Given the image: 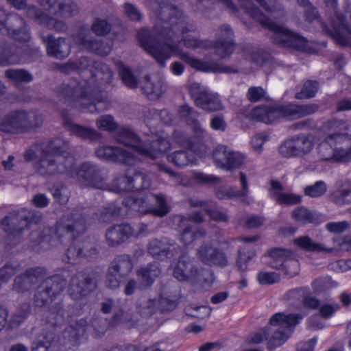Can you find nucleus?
I'll use <instances>...</instances> for the list:
<instances>
[{
  "label": "nucleus",
  "mask_w": 351,
  "mask_h": 351,
  "mask_svg": "<svg viewBox=\"0 0 351 351\" xmlns=\"http://www.w3.org/2000/svg\"><path fill=\"white\" fill-rule=\"evenodd\" d=\"M157 14L163 22L162 29H157V39L147 29L140 30L137 38L142 48L160 64L175 55L189 66H204L199 60L179 49L182 45L187 48H196L201 45L199 40L188 33L182 12L175 7L160 5Z\"/></svg>",
  "instance_id": "nucleus-1"
},
{
  "label": "nucleus",
  "mask_w": 351,
  "mask_h": 351,
  "mask_svg": "<svg viewBox=\"0 0 351 351\" xmlns=\"http://www.w3.org/2000/svg\"><path fill=\"white\" fill-rule=\"evenodd\" d=\"M92 79L90 81L82 80L77 82L71 80L69 84H63L57 90L58 97L68 101L69 104L84 109L87 107L93 108L90 112H93L95 109L94 103L99 101L97 96V88L91 86L92 82L98 81L99 84H109L112 81V72L109 67H94L90 71Z\"/></svg>",
  "instance_id": "nucleus-2"
},
{
  "label": "nucleus",
  "mask_w": 351,
  "mask_h": 351,
  "mask_svg": "<svg viewBox=\"0 0 351 351\" xmlns=\"http://www.w3.org/2000/svg\"><path fill=\"white\" fill-rule=\"evenodd\" d=\"M69 148V142L61 138L43 146L34 165L36 173L45 178L62 173L69 176L71 167L75 165V159L67 153Z\"/></svg>",
  "instance_id": "nucleus-3"
},
{
  "label": "nucleus",
  "mask_w": 351,
  "mask_h": 351,
  "mask_svg": "<svg viewBox=\"0 0 351 351\" xmlns=\"http://www.w3.org/2000/svg\"><path fill=\"white\" fill-rule=\"evenodd\" d=\"M319 108V106L317 104L261 105L251 110L250 118L256 121L270 124L279 118L301 119L317 112Z\"/></svg>",
  "instance_id": "nucleus-4"
},
{
  "label": "nucleus",
  "mask_w": 351,
  "mask_h": 351,
  "mask_svg": "<svg viewBox=\"0 0 351 351\" xmlns=\"http://www.w3.org/2000/svg\"><path fill=\"white\" fill-rule=\"evenodd\" d=\"M43 122V115L37 110H14L1 120L0 131L12 134H24L40 127Z\"/></svg>",
  "instance_id": "nucleus-5"
},
{
  "label": "nucleus",
  "mask_w": 351,
  "mask_h": 351,
  "mask_svg": "<svg viewBox=\"0 0 351 351\" xmlns=\"http://www.w3.org/2000/svg\"><path fill=\"white\" fill-rule=\"evenodd\" d=\"M302 319L300 314L277 313L269 319L267 348L274 349L282 345L289 337L292 328Z\"/></svg>",
  "instance_id": "nucleus-6"
},
{
  "label": "nucleus",
  "mask_w": 351,
  "mask_h": 351,
  "mask_svg": "<svg viewBox=\"0 0 351 351\" xmlns=\"http://www.w3.org/2000/svg\"><path fill=\"white\" fill-rule=\"evenodd\" d=\"M86 219L78 210L64 215L56 223L55 234L62 243H69L86 230Z\"/></svg>",
  "instance_id": "nucleus-7"
},
{
  "label": "nucleus",
  "mask_w": 351,
  "mask_h": 351,
  "mask_svg": "<svg viewBox=\"0 0 351 351\" xmlns=\"http://www.w3.org/2000/svg\"><path fill=\"white\" fill-rule=\"evenodd\" d=\"M0 32L21 43H27L31 39L25 21L16 14H8L1 7Z\"/></svg>",
  "instance_id": "nucleus-8"
},
{
  "label": "nucleus",
  "mask_w": 351,
  "mask_h": 351,
  "mask_svg": "<svg viewBox=\"0 0 351 351\" xmlns=\"http://www.w3.org/2000/svg\"><path fill=\"white\" fill-rule=\"evenodd\" d=\"M41 220L42 215L39 212L22 209L5 217L1 225L5 232L14 235L22 232L29 224L38 223Z\"/></svg>",
  "instance_id": "nucleus-9"
},
{
  "label": "nucleus",
  "mask_w": 351,
  "mask_h": 351,
  "mask_svg": "<svg viewBox=\"0 0 351 351\" xmlns=\"http://www.w3.org/2000/svg\"><path fill=\"white\" fill-rule=\"evenodd\" d=\"M66 285V280L60 275L45 278L36 290L34 304L40 307L46 306L49 300H53L62 292Z\"/></svg>",
  "instance_id": "nucleus-10"
},
{
  "label": "nucleus",
  "mask_w": 351,
  "mask_h": 351,
  "mask_svg": "<svg viewBox=\"0 0 351 351\" xmlns=\"http://www.w3.org/2000/svg\"><path fill=\"white\" fill-rule=\"evenodd\" d=\"M325 21L323 32L335 40V35H341L343 29L348 28L346 17L337 10V0H324Z\"/></svg>",
  "instance_id": "nucleus-11"
},
{
  "label": "nucleus",
  "mask_w": 351,
  "mask_h": 351,
  "mask_svg": "<svg viewBox=\"0 0 351 351\" xmlns=\"http://www.w3.org/2000/svg\"><path fill=\"white\" fill-rule=\"evenodd\" d=\"M70 177L85 182L88 185L97 189H103L107 178L106 171L91 162H84L79 169L71 167Z\"/></svg>",
  "instance_id": "nucleus-12"
},
{
  "label": "nucleus",
  "mask_w": 351,
  "mask_h": 351,
  "mask_svg": "<svg viewBox=\"0 0 351 351\" xmlns=\"http://www.w3.org/2000/svg\"><path fill=\"white\" fill-rule=\"evenodd\" d=\"M192 131L191 138L184 134L176 132L174 138L178 143L181 146L197 152L198 154L206 153L208 147L204 143V140L208 136L206 130L202 127L199 121L189 125Z\"/></svg>",
  "instance_id": "nucleus-13"
},
{
  "label": "nucleus",
  "mask_w": 351,
  "mask_h": 351,
  "mask_svg": "<svg viewBox=\"0 0 351 351\" xmlns=\"http://www.w3.org/2000/svg\"><path fill=\"white\" fill-rule=\"evenodd\" d=\"M213 158L217 167L232 171L240 168L245 163V156L229 147L219 145L213 152Z\"/></svg>",
  "instance_id": "nucleus-14"
},
{
  "label": "nucleus",
  "mask_w": 351,
  "mask_h": 351,
  "mask_svg": "<svg viewBox=\"0 0 351 351\" xmlns=\"http://www.w3.org/2000/svg\"><path fill=\"white\" fill-rule=\"evenodd\" d=\"M98 274L95 272H79L71 280L69 292L75 300H81L93 291L97 284Z\"/></svg>",
  "instance_id": "nucleus-15"
},
{
  "label": "nucleus",
  "mask_w": 351,
  "mask_h": 351,
  "mask_svg": "<svg viewBox=\"0 0 351 351\" xmlns=\"http://www.w3.org/2000/svg\"><path fill=\"white\" fill-rule=\"evenodd\" d=\"M71 39L73 44L80 49L88 50L101 56L108 55L112 49L108 43L93 38L88 29L85 27H81L72 34Z\"/></svg>",
  "instance_id": "nucleus-16"
},
{
  "label": "nucleus",
  "mask_w": 351,
  "mask_h": 351,
  "mask_svg": "<svg viewBox=\"0 0 351 351\" xmlns=\"http://www.w3.org/2000/svg\"><path fill=\"white\" fill-rule=\"evenodd\" d=\"M313 146L312 136L300 134L285 141L279 147V153L285 158L302 157L311 152Z\"/></svg>",
  "instance_id": "nucleus-17"
},
{
  "label": "nucleus",
  "mask_w": 351,
  "mask_h": 351,
  "mask_svg": "<svg viewBox=\"0 0 351 351\" xmlns=\"http://www.w3.org/2000/svg\"><path fill=\"white\" fill-rule=\"evenodd\" d=\"M147 252L154 258L165 261L173 259L181 252L180 246L167 237L152 239L147 244Z\"/></svg>",
  "instance_id": "nucleus-18"
},
{
  "label": "nucleus",
  "mask_w": 351,
  "mask_h": 351,
  "mask_svg": "<svg viewBox=\"0 0 351 351\" xmlns=\"http://www.w3.org/2000/svg\"><path fill=\"white\" fill-rule=\"evenodd\" d=\"M96 156L104 160L120 162L128 165H135L137 158L128 149L119 147L104 145L95 150Z\"/></svg>",
  "instance_id": "nucleus-19"
},
{
  "label": "nucleus",
  "mask_w": 351,
  "mask_h": 351,
  "mask_svg": "<svg viewBox=\"0 0 351 351\" xmlns=\"http://www.w3.org/2000/svg\"><path fill=\"white\" fill-rule=\"evenodd\" d=\"M196 254L199 260L208 265L224 267L228 264L226 254L210 242H204L198 247Z\"/></svg>",
  "instance_id": "nucleus-20"
},
{
  "label": "nucleus",
  "mask_w": 351,
  "mask_h": 351,
  "mask_svg": "<svg viewBox=\"0 0 351 351\" xmlns=\"http://www.w3.org/2000/svg\"><path fill=\"white\" fill-rule=\"evenodd\" d=\"M43 8L49 14L67 19L78 13V8L73 0H38Z\"/></svg>",
  "instance_id": "nucleus-21"
},
{
  "label": "nucleus",
  "mask_w": 351,
  "mask_h": 351,
  "mask_svg": "<svg viewBox=\"0 0 351 351\" xmlns=\"http://www.w3.org/2000/svg\"><path fill=\"white\" fill-rule=\"evenodd\" d=\"M171 147L169 141L163 137L152 136L145 143H141L137 153L146 158L155 159L160 157Z\"/></svg>",
  "instance_id": "nucleus-22"
},
{
  "label": "nucleus",
  "mask_w": 351,
  "mask_h": 351,
  "mask_svg": "<svg viewBox=\"0 0 351 351\" xmlns=\"http://www.w3.org/2000/svg\"><path fill=\"white\" fill-rule=\"evenodd\" d=\"M43 42L46 46L47 55L51 57L62 60L70 54L71 45L64 37L56 38L49 35L43 37Z\"/></svg>",
  "instance_id": "nucleus-23"
},
{
  "label": "nucleus",
  "mask_w": 351,
  "mask_h": 351,
  "mask_svg": "<svg viewBox=\"0 0 351 351\" xmlns=\"http://www.w3.org/2000/svg\"><path fill=\"white\" fill-rule=\"evenodd\" d=\"M135 231L129 223H120L110 226L106 232V240L110 247H116L125 243L134 236Z\"/></svg>",
  "instance_id": "nucleus-24"
},
{
  "label": "nucleus",
  "mask_w": 351,
  "mask_h": 351,
  "mask_svg": "<svg viewBox=\"0 0 351 351\" xmlns=\"http://www.w3.org/2000/svg\"><path fill=\"white\" fill-rule=\"evenodd\" d=\"M141 88L150 98L157 99L167 90V85L159 75H145L141 83Z\"/></svg>",
  "instance_id": "nucleus-25"
},
{
  "label": "nucleus",
  "mask_w": 351,
  "mask_h": 351,
  "mask_svg": "<svg viewBox=\"0 0 351 351\" xmlns=\"http://www.w3.org/2000/svg\"><path fill=\"white\" fill-rule=\"evenodd\" d=\"M45 275V269L43 267L30 268L14 279L13 289L18 293L27 291L35 285L38 278Z\"/></svg>",
  "instance_id": "nucleus-26"
},
{
  "label": "nucleus",
  "mask_w": 351,
  "mask_h": 351,
  "mask_svg": "<svg viewBox=\"0 0 351 351\" xmlns=\"http://www.w3.org/2000/svg\"><path fill=\"white\" fill-rule=\"evenodd\" d=\"M199 274L197 267L184 256L180 258L173 270V276L179 281H195Z\"/></svg>",
  "instance_id": "nucleus-27"
},
{
  "label": "nucleus",
  "mask_w": 351,
  "mask_h": 351,
  "mask_svg": "<svg viewBox=\"0 0 351 351\" xmlns=\"http://www.w3.org/2000/svg\"><path fill=\"white\" fill-rule=\"evenodd\" d=\"M285 188L278 181L272 180L270 182V197L277 203L287 206L298 204L302 202L300 195L283 192Z\"/></svg>",
  "instance_id": "nucleus-28"
},
{
  "label": "nucleus",
  "mask_w": 351,
  "mask_h": 351,
  "mask_svg": "<svg viewBox=\"0 0 351 351\" xmlns=\"http://www.w3.org/2000/svg\"><path fill=\"white\" fill-rule=\"evenodd\" d=\"M27 14L29 17L35 20V21L43 24L50 29L58 32H64L67 29V25L63 21L49 17L47 14L38 11L34 6L27 8Z\"/></svg>",
  "instance_id": "nucleus-29"
},
{
  "label": "nucleus",
  "mask_w": 351,
  "mask_h": 351,
  "mask_svg": "<svg viewBox=\"0 0 351 351\" xmlns=\"http://www.w3.org/2000/svg\"><path fill=\"white\" fill-rule=\"evenodd\" d=\"M64 125L69 132L83 140L97 141L101 138V134L92 128L74 123L63 115Z\"/></svg>",
  "instance_id": "nucleus-30"
},
{
  "label": "nucleus",
  "mask_w": 351,
  "mask_h": 351,
  "mask_svg": "<svg viewBox=\"0 0 351 351\" xmlns=\"http://www.w3.org/2000/svg\"><path fill=\"white\" fill-rule=\"evenodd\" d=\"M66 311L62 302L53 304L43 315L42 321L49 326L54 329L61 325L65 317Z\"/></svg>",
  "instance_id": "nucleus-31"
},
{
  "label": "nucleus",
  "mask_w": 351,
  "mask_h": 351,
  "mask_svg": "<svg viewBox=\"0 0 351 351\" xmlns=\"http://www.w3.org/2000/svg\"><path fill=\"white\" fill-rule=\"evenodd\" d=\"M218 39L215 43L217 53L221 57L230 54L234 50V44L232 41L233 32L228 25L221 27L217 33Z\"/></svg>",
  "instance_id": "nucleus-32"
},
{
  "label": "nucleus",
  "mask_w": 351,
  "mask_h": 351,
  "mask_svg": "<svg viewBox=\"0 0 351 351\" xmlns=\"http://www.w3.org/2000/svg\"><path fill=\"white\" fill-rule=\"evenodd\" d=\"M323 129L327 134L326 137H331L335 141L339 136L349 134L350 127L347 121L333 118L323 123Z\"/></svg>",
  "instance_id": "nucleus-33"
},
{
  "label": "nucleus",
  "mask_w": 351,
  "mask_h": 351,
  "mask_svg": "<svg viewBox=\"0 0 351 351\" xmlns=\"http://www.w3.org/2000/svg\"><path fill=\"white\" fill-rule=\"evenodd\" d=\"M119 76L123 84L129 88H136L142 81V71L140 67H120Z\"/></svg>",
  "instance_id": "nucleus-34"
},
{
  "label": "nucleus",
  "mask_w": 351,
  "mask_h": 351,
  "mask_svg": "<svg viewBox=\"0 0 351 351\" xmlns=\"http://www.w3.org/2000/svg\"><path fill=\"white\" fill-rule=\"evenodd\" d=\"M293 243L297 247L311 252L333 253L338 251L335 247H328L322 243L313 241L307 235L296 238L294 239Z\"/></svg>",
  "instance_id": "nucleus-35"
},
{
  "label": "nucleus",
  "mask_w": 351,
  "mask_h": 351,
  "mask_svg": "<svg viewBox=\"0 0 351 351\" xmlns=\"http://www.w3.org/2000/svg\"><path fill=\"white\" fill-rule=\"evenodd\" d=\"M160 274L161 268L160 264L155 261L138 269L136 271L137 276L141 280V286L143 287L152 285Z\"/></svg>",
  "instance_id": "nucleus-36"
},
{
  "label": "nucleus",
  "mask_w": 351,
  "mask_h": 351,
  "mask_svg": "<svg viewBox=\"0 0 351 351\" xmlns=\"http://www.w3.org/2000/svg\"><path fill=\"white\" fill-rule=\"evenodd\" d=\"M195 104L208 112L223 110L219 95L209 91H207L202 97L197 98Z\"/></svg>",
  "instance_id": "nucleus-37"
},
{
  "label": "nucleus",
  "mask_w": 351,
  "mask_h": 351,
  "mask_svg": "<svg viewBox=\"0 0 351 351\" xmlns=\"http://www.w3.org/2000/svg\"><path fill=\"white\" fill-rule=\"evenodd\" d=\"M133 267L132 260L127 254H121L116 256L111 262L109 269L112 272L118 274L119 277L127 276Z\"/></svg>",
  "instance_id": "nucleus-38"
},
{
  "label": "nucleus",
  "mask_w": 351,
  "mask_h": 351,
  "mask_svg": "<svg viewBox=\"0 0 351 351\" xmlns=\"http://www.w3.org/2000/svg\"><path fill=\"white\" fill-rule=\"evenodd\" d=\"M150 195L141 197L130 196L124 199L123 204L125 207L133 211L138 212L142 215H146L150 213Z\"/></svg>",
  "instance_id": "nucleus-39"
},
{
  "label": "nucleus",
  "mask_w": 351,
  "mask_h": 351,
  "mask_svg": "<svg viewBox=\"0 0 351 351\" xmlns=\"http://www.w3.org/2000/svg\"><path fill=\"white\" fill-rule=\"evenodd\" d=\"M336 156L339 162H347L351 160V134H348L335 141Z\"/></svg>",
  "instance_id": "nucleus-40"
},
{
  "label": "nucleus",
  "mask_w": 351,
  "mask_h": 351,
  "mask_svg": "<svg viewBox=\"0 0 351 351\" xmlns=\"http://www.w3.org/2000/svg\"><path fill=\"white\" fill-rule=\"evenodd\" d=\"M317 154L322 161L339 162L336 156L335 141L331 137H325L317 146Z\"/></svg>",
  "instance_id": "nucleus-41"
},
{
  "label": "nucleus",
  "mask_w": 351,
  "mask_h": 351,
  "mask_svg": "<svg viewBox=\"0 0 351 351\" xmlns=\"http://www.w3.org/2000/svg\"><path fill=\"white\" fill-rule=\"evenodd\" d=\"M115 138L117 141L132 147L137 153V147L140 146L141 141L132 130L126 128H117Z\"/></svg>",
  "instance_id": "nucleus-42"
},
{
  "label": "nucleus",
  "mask_w": 351,
  "mask_h": 351,
  "mask_svg": "<svg viewBox=\"0 0 351 351\" xmlns=\"http://www.w3.org/2000/svg\"><path fill=\"white\" fill-rule=\"evenodd\" d=\"M195 153L192 149L188 151H176L169 155L167 158L171 162H173L176 166L178 167H184L189 164H193L196 160Z\"/></svg>",
  "instance_id": "nucleus-43"
},
{
  "label": "nucleus",
  "mask_w": 351,
  "mask_h": 351,
  "mask_svg": "<svg viewBox=\"0 0 351 351\" xmlns=\"http://www.w3.org/2000/svg\"><path fill=\"white\" fill-rule=\"evenodd\" d=\"M291 252L283 248H274L269 250L267 255L269 258L267 265L272 268L280 269L287 258L291 256Z\"/></svg>",
  "instance_id": "nucleus-44"
},
{
  "label": "nucleus",
  "mask_w": 351,
  "mask_h": 351,
  "mask_svg": "<svg viewBox=\"0 0 351 351\" xmlns=\"http://www.w3.org/2000/svg\"><path fill=\"white\" fill-rule=\"evenodd\" d=\"M330 200L337 205L351 203V180L342 184L330 195Z\"/></svg>",
  "instance_id": "nucleus-45"
},
{
  "label": "nucleus",
  "mask_w": 351,
  "mask_h": 351,
  "mask_svg": "<svg viewBox=\"0 0 351 351\" xmlns=\"http://www.w3.org/2000/svg\"><path fill=\"white\" fill-rule=\"evenodd\" d=\"M108 189L114 193L131 191L130 169L116 176Z\"/></svg>",
  "instance_id": "nucleus-46"
},
{
  "label": "nucleus",
  "mask_w": 351,
  "mask_h": 351,
  "mask_svg": "<svg viewBox=\"0 0 351 351\" xmlns=\"http://www.w3.org/2000/svg\"><path fill=\"white\" fill-rule=\"evenodd\" d=\"M131 191L147 189L151 186V179L141 171L130 169Z\"/></svg>",
  "instance_id": "nucleus-47"
},
{
  "label": "nucleus",
  "mask_w": 351,
  "mask_h": 351,
  "mask_svg": "<svg viewBox=\"0 0 351 351\" xmlns=\"http://www.w3.org/2000/svg\"><path fill=\"white\" fill-rule=\"evenodd\" d=\"M291 217L296 221L302 224L311 223L318 219L316 214L304 206L294 208L291 212Z\"/></svg>",
  "instance_id": "nucleus-48"
},
{
  "label": "nucleus",
  "mask_w": 351,
  "mask_h": 351,
  "mask_svg": "<svg viewBox=\"0 0 351 351\" xmlns=\"http://www.w3.org/2000/svg\"><path fill=\"white\" fill-rule=\"evenodd\" d=\"M151 201L155 200L156 206L151 204L150 214L154 216L162 217L169 212V207L167 205L166 198L162 194H150Z\"/></svg>",
  "instance_id": "nucleus-49"
},
{
  "label": "nucleus",
  "mask_w": 351,
  "mask_h": 351,
  "mask_svg": "<svg viewBox=\"0 0 351 351\" xmlns=\"http://www.w3.org/2000/svg\"><path fill=\"white\" fill-rule=\"evenodd\" d=\"M177 113L179 118L188 125L198 121L199 113L187 104L178 107Z\"/></svg>",
  "instance_id": "nucleus-50"
},
{
  "label": "nucleus",
  "mask_w": 351,
  "mask_h": 351,
  "mask_svg": "<svg viewBox=\"0 0 351 351\" xmlns=\"http://www.w3.org/2000/svg\"><path fill=\"white\" fill-rule=\"evenodd\" d=\"M178 226L182 229L180 241L187 245L191 243L195 239L193 226L189 223V220L182 216L180 217Z\"/></svg>",
  "instance_id": "nucleus-51"
},
{
  "label": "nucleus",
  "mask_w": 351,
  "mask_h": 351,
  "mask_svg": "<svg viewBox=\"0 0 351 351\" xmlns=\"http://www.w3.org/2000/svg\"><path fill=\"white\" fill-rule=\"evenodd\" d=\"M319 88V84L317 81L307 80L306 81L301 90L297 93L295 98L298 99H305L313 97Z\"/></svg>",
  "instance_id": "nucleus-52"
},
{
  "label": "nucleus",
  "mask_w": 351,
  "mask_h": 351,
  "mask_svg": "<svg viewBox=\"0 0 351 351\" xmlns=\"http://www.w3.org/2000/svg\"><path fill=\"white\" fill-rule=\"evenodd\" d=\"M160 308L159 300L156 299H143L138 304L139 313L145 317L155 313Z\"/></svg>",
  "instance_id": "nucleus-53"
},
{
  "label": "nucleus",
  "mask_w": 351,
  "mask_h": 351,
  "mask_svg": "<svg viewBox=\"0 0 351 351\" xmlns=\"http://www.w3.org/2000/svg\"><path fill=\"white\" fill-rule=\"evenodd\" d=\"M280 269L282 270L285 275L287 276L289 278H293L299 274L300 263L294 252H291V256L287 258Z\"/></svg>",
  "instance_id": "nucleus-54"
},
{
  "label": "nucleus",
  "mask_w": 351,
  "mask_h": 351,
  "mask_svg": "<svg viewBox=\"0 0 351 351\" xmlns=\"http://www.w3.org/2000/svg\"><path fill=\"white\" fill-rule=\"evenodd\" d=\"M22 57L16 52V49H3L0 46V64H17L24 63Z\"/></svg>",
  "instance_id": "nucleus-55"
},
{
  "label": "nucleus",
  "mask_w": 351,
  "mask_h": 351,
  "mask_svg": "<svg viewBox=\"0 0 351 351\" xmlns=\"http://www.w3.org/2000/svg\"><path fill=\"white\" fill-rule=\"evenodd\" d=\"M256 256L255 252L249 250L245 247H241L238 250L237 258V267L241 272H245L247 269V263Z\"/></svg>",
  "instance_id": "nucleus-56"
},
{
  "label": "nucleus",
  "mask_w": 351,
  "mask_h": 351,
  "mask_svg": "<svg viewBox=\"0 0 351 351\" xmlns=\"http://www.w3.org/2000/svg\"><path fill=\"white\" fill-rule=\"evenodd\" d=\"M111 24L106 19L97 17L91 25L92 32L97 36H105L111 31Z\"/></svg>",
  "instance_id": "nucleus-57"
},
{
  "label": "nucleus",
  "mask_w": 351,
  "mask_h": 351,
  "mask_svg": "<svg viewBox=\"0 0 351 351\" xmlns=\"http://www.w3.org/2000/svg\"><path fill=\"white\" fill-rule=\"evenodd\" d=\"M327 191V185L322 180L317 181L312 185L306 186L304 193L306 196L313 198L319 197L324 195Z\"/></svg>",
  "instance_id": "nucleus-58"
},
{
  "label": "nucleus",
  "mask_w": 351,
  "mask_h": 351,
  "mask_svg": "<svg viewBox=\"0 0 351 351\" xmlns=\"http://www.w3.org/2000/svg\"><path fill=\"white\" fill-rule=\"evenodd\" d=\"M86 326V320L82 318L72 323L66 329L65 332H68L72 338L77 339L84 334Z\"/></svg>",
  "instance_id": "nucleus-59"
},
{
  "label": "nucleus",
  "mask_w": 351,
  "mask_h": 351,
  "mask_svg": "<svg viewBox=\"0 0 351 351\" xmlns=\"http://www.w3.org/2000/svg\"><path fill=\"white\" fill-rule=\"evenodd\" d=\"M5 75L16 82H29L32 80V75L24 69H8L5 72Z\"/></svg>",
  "instance_id": "nucleus-60"
},
{
  "label": "nucleus",
  "mask_w": 351,
  "mask_h": 351,
  "mask_svg": "<svg viewBox=\"0 0 351 351\" xmlns=\"http://www.w3.org/2000/svg\"><path fill=\"white\" fill-rule=\"evenodd\" d=\"M97 127L105 131L112 132L117 129L118 125L111 115H103L96 120Z\"/></svg>",
  "instance_id": "nucleus-61"
},
{
  "label": "nucleus",
  "mask_w": 351,
  "mask_h": 351,
  "mask_svg": "<svg viewBox=\"0 0 351 351\" xmlns=\"http://www.w3.org/2000/svg\"><path fill=\"white\" fill-rule=\"evenodd\" d=\"M84 248V245L82 243H75L71 245L66 252L68 262L74 263L78 258L86 256Z\"/></svg>",
  "instance_id": "nucleus-62"
},
{
  "label": "nucleus",
  "mask_w": 351,
  "mask_h": 351,
  "mask_svg": "<svg viewBox=\"0 0 351 351\" xmlns=\"http://www.w3.org/2000/svg\"><path fill=\"white\" fill-rule=\"evenodd\" d=\"M53 340V334L50 332L46 335L39 336L38 341L34 343L32 351H48L51 342Z\"/></svg>",
  "instance_id": "nucleus-63"
},
{
  "label": "nucleus",
  "mask_w": 351,
  "mask_h": 351,
  "mask_svg": "<svg viewBox=\"0 0 351 351\" xmlns=\"http://www.w3.org/2000/svg\"><path fill=\"white\" fill-rule=\"evenodd\" d=\"M19 265L7 264L0 269V282H8L15 274L19 271Z\"/></svg>",
  "instance_id": "nucleus-64"
}]
</instances>
